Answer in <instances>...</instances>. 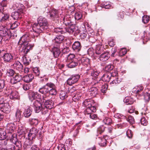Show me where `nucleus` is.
Segmentation results:
<instances>
[{
    "label": "nucleus",
    "instance_id": "1",
    "mask_svg": "<svg viewBox=\"0 0 150 150\" xmlns=\"http://www.w3.org/2000/svg\"><path fill=\"white\" fill-rule=\"evenodd\" d=\"M38 22L37 24H35L33 26V30L35 33H40L48 28L47 21L45 18L39 17L38 19Z\"/></svg>",
    "mask_w": 150,
    "mask_h": 150
},
{
    "label": "nucleus",
    "instance_id": "2",
    "mask_svg": "<svg viewBox=\"0 0 150 150\" xmlns=\"http://www.w3.org/2000/svg\"><path fill=\"white\" fill-rule=\"evenodd\" d=\"M29 37L27 35H23L20 38L18 42V44L22 45L23 46L21 52L24 54H27L30 50L33 47V45H31L29 42L30 40Z\"/></svg>",
    "mask_w": 150,
    "mask_h": 150
},
{
    "label": "nucleus",
    "instance_id": "3",
    "mask_svg": "<svg viewBox=\"0 0 150 150\" xmlns=\"http://www.w3.org/2000/svg\"><path fill=\"white\" fill-rule=\"evenodd\" d=\"M117 74V73L116 71L105 74L103 75L102 77V80L100 81L99 82L97 83L98 85H101L102 81H104L108 82L110 80L111 76L114 77L116 76Z\"/></svg>",
    "mask_w": 150,
    "mask_h": 150
},
{
    "label": "nucleus",
    "instance_id": "4",
    "mask_svg": "<svg viewBox=\"0 0 150 150\" xmlns=\"http://www.w3.org/2000/svg\"><path fill=\"white\" fill-rule=\"evenodd\" d=\"M42 101L44 103L45 107L48 109H51L53 107L54 103L51 100H48L46 96H43Z\"/></svg>",
    "mask_w": 150,
    "mask_h": 150
},
{
    "label": "nucleus",
    "instance_id": "5",
    "mask_svg": "<svg viewBox=\"0 0 150 150\" xmlns=\"http://www.w3.org/2000/svg\"><path fill=\"white\" fill-rule=\"evenodd\" d=\"M80 77V76L79 74L73 75L68 79L67 83L69 85H71L76 83Z\"/></svg>",
    "mask_w": 150,
    "mask_h": 150
},
{
    "label": "nucleus",
    "instance_id": "6",
    "mask_svg": "<svg viewBox=\"0 0 150 150\" xmlns=\"http://www.w3.org/2000/svg\"><path fill=\"white\" fill-rule=\"evenodd\" d=\"M38 131V130L35 127H33L30 130L29 133L28 134L29 139L31 140L34 139L37 134Z\"/></svg>",
    "mask_w": 150,
    "mask_h": 150
},
{
    "label": "nucleus",
    "instance_id": "7",
    "mask_svg": "<svg viewBox=\"0 0 150 150\" xmlns=\"http://www.w3.org/2000/svg\"><path fill=\"white\" fill-rule=\"evenodd\" d=\"M21 6V8H18V11L12 13L11 16L15 20H17L21 17V13L22 12V9L24 8L23 6L20 5Z\"/></svg>",
    "mask_w": 150,
    "mask_h": 150
},
{
    "label": "nucleus",
    "instance_id": "8",
    "mask_svg": "<svg viewBox=\"0 0 150 150\" xmlns=\"http://www.w3.org/2000/svg\"><path fill=\"white\" fill-rule=\"evenodd\" d=\"M8 27L7 23L6 26L2 25L0 26V36H4L7 35L8 33V30L7 29Z\"/></svg>",
    "mask_w": 150,
    "mask_h": 150
},
{
    "label": "nucleus",
    "instance_id": "9",
    "mask_svg": "<svg viewBox=\"0 0 150 150\" xmlns=\"http://www.w3.org/2000/svg\"><path fill=\"white\" fill-rule=\"evenodd\" d=\"M32 106L35 112L37 113L39 112L42 109L41 104L37 100L33 102Z\"/></svg>",
    "mask_w": 150,
    "mask_h": 150
},
{
    "label": "nucleus",
    "instance_id": "10",
    "mask_svg": "<svg viewBox=\"0 0 150 150\" xmlns=\"http://www.w3.org/2000/svg\"><path fill=\"white\" fill-rule=\"evenodd\" d=\"M10 108L9 103H0V110L3 112L7 113L9 111Z\"/></svg>",
    "mask_w": 150,
    "mask_h": 150
},
{
    "label": "nucleus",
    "instance_id": "11",
    "mask_svg": "<svg viewBox=\"0 0 150 150\" xmlns=\"http://www.w3.org/2000/svg\"><path fill=\"white\" fill-rule=\"evenodd\" d=\"M28 96L30 100H31L40 98V95L38 93L32 91H29Z\"/></svg>",
    "mask_w": 150,
    "mask_h": 150
},
{
    "label": "nucleus",
    "instance_id": "12",
    "mask_svg": "<svg viewBox=\"0 0 150 150\" xmlns=\"http://www.w3.org/2000/svg\"><path fill=\"white\" fill-rule=\"evenodd\" d=\"M12 68L20 71L23 69V66L22 64L19 61H16L13 64L11 65Z\"/></svg>",
    "mask_w": 150,
    "mask_h": 150
},
{
    "label": "nucleus",
    "instance_id": "13",
    "mask_svg": "<svg viewBox=\"0 0 150 150\" xmlns=\"http://www.w3.org/2000/svg\"><path fill=\"white\" fill-rule=\"evenodd\" d=\"M22 76L18 74H16L14 77L11 78L10 82L11 84H14L20 81L21 79Z\"/></svg>",
    "mask_w": 150,
    "mask_h": 150
},
{
    "label": "nucleus",
    "instance_id": "14",
    "mask_svg": "<svg viewBox=\"0 0 150 150\" xmlns=\"http://www.w3.org/2000/svg\"><path fill=\"white\" fill-rule=\"evenodd\" d=\"M81 48V44L79 41L75 42L72 46V48L73 50L76 52H79L80 51Z\"/></svg>",
    "mask_w": 150,
    "mask_h": 150
},
{
    "label": "nucleus",
    "instance_id": "15",
    "mask_svg": "<svg viewBox=\"0 0 150 150\" xmlns=\"http://www.w3.org/2000/svg\"><path fill=\"white\" fill-rule=\"evenodd\" d=\"M3 57L5 62H11L13 59V57L11 54L8 53H5Z\"/></svg>",
    "mask_w": 150,
    "mask_h": 150
},
{
    "label": "nucleus",
    "instance_id": "16",
    "mask_svg": "<svg viewBox=\"0 0 150 150\" xmlns=\"http://www.w3.org/2000/svg\"><path fill=\"white\" fill-rule=\"evenodd\" d=\"M89 94L92 97H95L98 93L97 88L95 87H92L88 89Z\"/></svg>",
    "mask_w": 150,
    "mask_h": 150
},
{
    "label": "nucleus",
    "instance_id": "17",
    "mask_svg": "<svg viewBox=\"0 0 150 150\" xmlns=\"http://www.w3.org/2000/svg\"><path fill=\"white\" fill-rule=\"evenodd\" d=\"M63 23L66 25L73 24L71 21V18L69 15L64 16L63 18Z\"/></svg>",
    "mask_w": 150,
    "mask_h": 150
},
{
    "label": "nucleus",
    "instance_id": "18",
    "mask_svg": "<svg viewBox=\"0 0 150 150\" xmlns=\"http://www.w3.org/2000/svg\"><path fill=\"white\" fill-rule=\"evenodd\" d=\"M10 98L12 99H18L19 98L18 93L16 91H10Z\"/></svg>",
    "mask_w": 150,
    "mask_h": 150
},
{
    "label": "nucleus",
    "instance_id": "19",
    "mask_svg": "<svg viewBox=\"0 0 150 150\" xmlns=\"http://www.w3.org/2000/svg\"><path fill=\"white\" fill-rule=\"evenodd\" d=\"M34 76L33 75L29 74L23 77V81L26 83H29L31 81L34 79Z\"/></svg>",
    "mask_w": 150,
    "mask_h": 150
},
{
    "label": "nucleus",
    "instance_id": "20",
    "mask_svg": "<svg viewBox=\"0 0 150 150\" xmlns=\"http://www.w3.org/2000/svg\"><path fill=\"white\" fill-rule=\"evenodd\" d=\"M109 58V55L108 52H105L102 53L100 55V60L103 62H105Z\"/></svg>",
    "mask_w": 150,
    "mask_h": 150
},
{
    "label": "nucleus",
    "instance_id": "21",
    "mask_svg": "<svg viewBox=\"0 0 150 150\" xmlns=\"http://www.w3.org/2000/svg\"><path fill=\"white\" fill-rule=\"evenodd\" d=\"M22 53L24 55V56H23L22 58V61L24 65H28L29 64V63L30 62V59L29 57L26 55V54H24L23 52Z\"/></svg>",
    "mask_w": 150,
    "mask_h": 150
},
{
    "label": "nucleus",
    "instance_id": "22",
    "mask_svg": "<svg viewBox=\"0 0 150 150\" xmlns=\"http://www.w3.org/2000/svg\"><path fill=\"white\" fill-rule=\"evenodd\" d=\"M52 52L55 58L58 57L61 53L59 48L56 47H54L52 48Z\"/></svg>",
    "mask_w": 150,
    "mask_h": 150
},
{
    "label": "nucleus",
    "instance_id": "23",
    "mask_svg": "<svg viewBox=\"0 0 150 150\" xmlns=\"http://www.w3.org/2000/svg\"><path fill=\"white\" fill-rule=\"evenodd\" d=\"M98 142L99 145L102 146H105L107 144V140L104 137H99Z\"/></svg>",
    "mask_w": 150,
    "mask_h": 150
},
{
    "label": "nucleus",
    "instance_id": "24",
    "mask_svg": "<svg viewBox=\"0 0 150 150\" xmlns=\"http://www.w3.org/2000/svg\"><path fill=\"white\" fill-rule=\"evenodd\" d=\"M58 11L57 10L55 9H52L49 12V14L50 16L52 18H57L58 15Z\"/></svg>",
    "mask_w": 150,
    "mask_h": 150
},
{
    "label": "nucleus",
    "instance_id": "25",
    "mask_svg": "<svg viewBox=\"0 0 150 150\" xmlns=\"http://www.w3.org/2000/svg\"><path fill=\"white\" fill-rule=\"evenodd\" d=\"M69 26L67 28H65V33L68 32L69 33L71 34H72L76 30V28L75 25L72 24L69 25Z\"/></svg>",
    "mask_w": 150,
    "mask_h": 150
},
{
    "label": "nucleus",
    "instance_id": "26",
    "mask_svg": "<svg viewBox=\"0 0 150 150\" xmlns=\"http://www.w3.org/2000/svg\"><path fill=\"white\" fill-rule=\"evenodd\" d=\"M32 111L29 107H28L25 108L23 113V115L25 117H28L31 115Z\"/></svg>",
    "mask_w": 150,
    "mask_h": 150
},
{
    "label": "nucleus",
    "instance_id": "27",
    "mask_svg": "<svg viewBox=\"0 0 150 150\" xmlns=\"http://www.w3.org/2000/svg\"><path fill=\"white\" fill-rule=\"evenodd\" d=\"M65 28H56L54 29V32L59 34H63L65 33Z\"/></svg>",
    "mask_w": 150,
    "mask_h": 150
},
{
    "label": "nucleus",
    "instance_id": "28",
    "mask_svg": "<svg viewBox=\"0 0 150 150\" xmlns=\"http://www.w3.org/2000/svg\"><path fill=\"white\" fill-rule=\"evenodd\" d=\"M124 102L127 105H131L134 103V100L132 98L127 97L124 99Z\"/></svg>",
    "mask_w": 150,
    "mask_h": 150
},
{
    "label": "nucleus",
    "instance_id": "29",
    "mask_svg": "<svg viewBox=\"0 0 150 150\" xmlns=\"http://www.w3.org/2000/svg\"><path fill=\"white\" fill-rule=\"evenodd\" d=\"M78 63L77 61H75L74 60L70 61L67 64V66L70 68H72L74 67L77 65Z\"/></svg>",
    "mask_w": 150,
    "mask_h": 150
},
{
    "label": "nucleus",
    "instance_id": "30",
    "mask_svg": "<svg viewBox=\"0 0 150 150\" xmlns=\"http://www.w3.org/2000/svg\"><path fill=\"white\" fill-rule=\"evenodd\" d=\"M81 62L82 65L86 67H90V60L88 58H83L81 59Z\"/></svg>",
    "mask_w": 150,
    "mask_h": 150
},
{
    "label": "nucleus",
    "instance_id": "31",
    "mask_svg": "<svg viewBox=\"0 0 150 150\" xmlns=\"http://www.w3.org/2000/svg\"><path fill=\"white\" fill-rule=\"evenodd\" d=\"M2 13L3 14H4V16L2 17L1 20V21L2 23H4L8 21L9 16L8 13H4V11L2 12Z\"/></svg>",
    "mask_w": 150,
    "mask_h": 150
},
{
    "label": "nucleus",
    "instance_id": "32",
    "mask_svg": "<svg viewBox=\"0 0 150 150\" xmlns=\"http://www.w3.org/2000/svg\"><path fill=\"white\" fill-rule=\"evenodd\" d=\"M6 137V132L5 130L0 129V140H4Z\"/></svg>",
    "mask_w": 150,
    "mask_h": 150
},
{
    "label": "nucleus",
    "instance_id": "33",
    "mask_svg": "<svg viewBox=\"0 0 150 150\" xmlns=\"http://www.w3.org/2000/svg\"><path fill=\"white\" fill-rule=\"evenodd\" d=\"M49 90V88L46 87V86L45 85L42 88H40L39 91L42 94H46L48 93Z\"/></svg>",
    "mask_w": 150,
    "mask_h": 150
},
{
    "label": "nucleus",
    "instance_id": "34",
    "mask_svg": "<svg viewBox=\"0 0 150 150\" xmlns=\"http://www.w3.org/2000/svg\"><path fill=\"white\" fill-rule=\"evenodd\" d=\"M64 37L62 35L57 36L54 39L55 42L57 43H61L64 40Z\"/></svg>",
    "mask_w": 150,
    "mask_h": 150
},
{
    "label": "nucleus",
    "instance_id": "35",
    "mask_svg": "<svg viewBox=\"0 0 150 150\" xmlns=\"http://www.w3.org/2000/svg\"><path fill=\"white\" fill-rule=\"evenodd\" d=\"M21 111L19 109H17L15 112V117L17 121H19L21 117Z\"/></svg>",
    "mask_w": 150,
    "mask_h": 150
},
{
    "label": "nucleus",
    "instance_id": "36",
    "mask_svg": "<svg viewBox=\"0 0 150 150\" xmlns=\"http://www.w3.org/2000/svg\"><path fill=\"white\" fill-rule=\"evenodd\" d=\"M102 7L105 9H110L112 8L111 5L109 2H104L101 4Z\"/></svg>",
    "mask_w": 150,
    "mask_h": 150
},
{
    "label": "nucleus",
    "instance_id": "37",
    "mask_svg": "<svg viewBox=\"0 0 150 150\" xmlns=\"http://www.w3.org/2000/svg\"><path fill=\"white\" fill-rule=\"evenodd\" d=\"M13 124H8L6 126V129L9 131V132L11 133L14 130V127Z\"/></svg>",
    "mask_w": 150,
    "mask_h": 150
},
{
    "label": "nucleus",
    "instance_id": "38",
    "mask_svg": "<svg viewBox=\"0 0 150 150\" xmlns=\"http://www.w3.org/2000/svg\"><path fill=\"white\" fill-rule=\"evenodd\" d=\"M120 82V78H117L113 80L110 83V84L111 86H113L119 83Z\"/></svg>",
    "mask_w": 150,
    "mask_h": 150
},
{
    "label": "nucleus",
    "instance_id": "39",
    "mask_svg": "<svg viewBox=\"0 0 150 150\" xmlns=\"http://www.w3.org/2000/svg\"><path fill=\"white\" fill-rule=\"evenodd\" d=\"M143 89V87L142 86H137L133 89V91L134 93H138L140 92Z\"/></svg>",
    "mask_w": 150,
    "mask_h": 150
},
{
    "label": "nucleus",
    "instance_id": "40",
    "mask_svg": "<svg viewBox=\"0 0 150 150\" xmlns=\"http://www.w3.org/2000/svg\"><path fill=\"white\" fill-rule=\"evenodd\" d=\"M103 121V122L106 125H110L112 123V119L109 117H105L104 118Z\"/></svg>",
    "mask_w": 150,
    "mask_h": 150
},
{
    "label": "nucleus",
    "instance_id": "41",
    "mask_svg": "<svg viewBox=\"0 0 150 150\" xmlns=\"http://www.w3.org/2000/svg\"><path fill=\"white\" fill-rule=\"evenodd\" d=\"M66 92L64 91H62L61 92L59 97L60 99L62 100H64L67 97L66 95Z\"/></svg>",
    "mask_w": 150,
    "mask_h": 150
},
{
    "label": "nucleus",
    "instance_id": "42",
    "mask_svg": "<svg viewBox=\"0 0 150 150\" xmlns=\"http://www.w3.org/2000/svg\"><path fill=\"white\" fill-rule=\"evenodd\" d=\"M33 71L35 75L36 76H39L40 74V70L38 67L33 68Z\"/></svg>",
    "mask_w": 150,
    "mask_h": 150
},
{
    "label": "nucleus",
    "instance_id": "43",
    "mask_svg": "<svg viewBox=\"0 0 150 150\" xmlns=\"http://www.w3.org/2000/svg\"><path fill=\"white\" fill-rule=\"evenodd\" d=\"M150 18L147 15H144L142 17V21L144 24L148 23L149 21Z\"/></svg>",
    "mask_w": 150,
    "mask_h": 150
},
{
    "label": "nucleus",
    "instance_id": "44",
    "mask_svg": "<svg viewBox=\"0 0 150 150\" xmlns=\"http://www.w3.org/2000/svg\"><path fill=\"white\" fill-rule=\"evenodd\" d=\"M30 123L35 125H37L39 122L38 119L36 118H32L29 119Z\"/></svg>",
    "mask_w": 150,
    "mask_h": 150
},
{
    "label": "nucleus",
    "instance_id": "45",
    "mask_svg": "<svg viewBox=\"0 0 150 150\" xmlns=\"http://www.w3.org/2000/svg\"><path fill=\"white\" fill-rule=\"evenodd\" d=\"M19 25V23L17 21H15L12 24H9L8 25V27L9 25V27H10L11 29H13L17 27L18 25Z\"/></svg>",
    "mask_w": 150,
    "mask_h": 150
},
{
    "label": "nucleus",
    "instance_id": "46",
    "mask_svg": "<svg viewBox=\"0 0 150 150\" xmlns=\"http://www.w3.org/2000/svg\"><path fill=\"white\" fill-rule=\"evenodd\" d=\"M105 128L103 125L100 126L97 129V132L99 134H101L105 131Z\"/></svg>",
    "mask_w": 150,
    "mask_h": 150
},
{
    "label": "nucleus",
    "instance_id": "47",
    "mask_svg": "<svg viewBox=\"0 0 150 150\" xmlns=\"http://www.w3.org/2000/svg\"><path fill=\"white\" fill-rule=\"evenodd\" d=\"M75 18L77 20H79L81 19L82 17V16L81 12H79L76 13L75 14Z\"/></svg>",
    "mask_w": 150,
    "mask_h": 150
},
{
    "label": "nucleus",
    "instance_id": "48",
    "mask_svg": "<svg viewBox=\"0 0 150 150\" xmlns=\"http://www.w3.org/2000/svg\"><path fill=\"white\" fill-rule=\"evenodd\" d=\"M127 52V50L126 49L122 48L119 51V55L120 56H122L125 55Z\"/></svg>",
    "mask_w": 150,
    "mask_h": 150
},
{
    "label": "nucleus",
    "instance_id": "49",
    "mask_svg": "<svg viewBox=\"0 0 150 150\" xmlns=\"http://www.w3.org/2000/svg\"><path fill=\"white\" fill-rule=\"evenodd\" d=\"M56 88H54L51 89H49L48 93L52 95H55L57 94V91Z\"/></svg>",
    "mask_w": 150,
    "mask_h": 150
},
{
    "label": "nucleus",
    "instance_id": "50",
    "mask_svg": "<svg viewBox=\"0 0 150 150\" xmlns=\"http://www.w3.org/2000/svg\"><path fill=\"white\" fill-rule=\"evenodd\" d=\"M102 48L100 45L97 46L96 49V53L97 54H99L102 52Z\"/></svg>",
    "mask_w": 150,
    "mask_h": 150
},
{
    "label": "nucleus",
    "instance_id": "51",
    "mask_svg": "<svg viewBox=\"0 0 150 150\" xmlns=\"http://www.w3.org/2000/svg\"><path fill=\"white\" fill-rule=\"evenodd\" d=\"M113 68V66L111 64H109L105 67V70L106 71L108 72L112 70Z\"/></svg>",
    "mask_w": 150,
    "mask_h": 150
},
{
    "label": "nucleus",
    "instance_id": "52",
    "mask_svg": "<svg viewBox=\"0 0 150 150\" xmlns=\"http://www.w3.org/2000/svg\"><path fill=\"white\" fill-rule=\"evenodd\" d=\"M46 87L49 88V89H51L54 88H56L55 85L51 82H49L47 83L45 85Z\"/></svg>",
    "mask_w": 150,
    "mask_h": 150
},
{
    "label": "nucleus",
    "instance_id": "53",
    "mask_svg": "<svg viewBox=\"0 0 150 150\" xmlns=\"http://www.w3.org/2000/svg\"><path fill=\"white\" fill-rule=\"evenodd\" d=\"M14 73L15 71L13 69H9L7 70L6 74L8 76H12L14 75Z\"/></svg>",
    "mask_w": 150,
    "mask_h": 150
},
{
    "label": "nucleus",
    "instance_id": "54",
    "mask_svg": "<svg viewBox=\"0 0 150 150\" xmlns=\"http://www.w3.org/2000/svg\"><path fill=\"white\" fill-rule=\"evenodd\" d=\"M99 73V72L98 71L93 70L91 71V75L96 78L98 77Z\"/></svg>",
    "mask_w": 150,
    "mask_h": 150
},
{
    "label": "nucleus",
    "instance_id": "55",
    "mask_svg": "<svg viewBox=\"0 0 150 150\" xmlns=\"http://www.w3.org/2000/svg\"><path fill=\"white\" fill-rule=\"evenodd\" d=\"M8 3L7 1L6 0H3L0 3V6L1 8L3 9V7H6L7 6Z\"/></svg>",
    "mask_w": 150,
    "mask_h": 150
},
{
    "label": "nucleus",
    "instance_id": "56",
    "mask_svg": "<svg viewBox=\"0 0 150 150\" xmlns=\"http://www.w3.org/2000/svg\"><path fill=\"white\" fill-rule=\"evenodd\" d=\"M107 88L108 85L107 84H105L102 86L101 91L103 93H105L107 91Z\"/></svg>",
    "mask_w": 150,
    "mask_h": 150
},
{
    "label": "nucleus",
    "instance_id": "57",
    "mask_svg": "<svg viewBox=\"0 0 150 150\" xmlns=\"http://www.w3.org/2000/svg\"><path fill=\"white\" fill-rule=\"evenodd\" d=\"M114 117H115L117 118H120L121 119H124L126 118V116L119 113H117L115 114Z\"/></svg>",
    "mask_w": 150,
    "mask_h": 150
},
{
    "label": "nucleus",
    "instance_id": "58",
    "mask_svg": "<svg viewBox=\"0 0 150 150\" xmlns=\"http://www.w3.org/2000/svg\"><path fill=\"white\" fill-rule=\"evenodd\" d=\"M127 121L130 124H134V120L133 117L131 116H129L127 119Z\"/></svg>",
    "mask_w": 150,
    "mask_h": 150
},
{
    "label": "nucleus",
    "instance_id": "59",
    "mask_svg": "<svg viewBox=\"0 0 150 150\" xmlns=\"http://www.w3.org/2000/svg\"><path fill=\"white\" fill-rule=\"evenodd\" d=\"M11 91V90H8V91L7 90H4V92H3L2 91L0 92V93H1V95L2 96L4 95H6L9 96L10 94L9 92H10V91Z\"/></svg>",
    "mask_w": 150,
    "mask_h": 150
},
{
    "label": "nucleus",
    "instance_id": "60",
    "mask_svg": "<svg viewBox=\"0 0 150 150\" xmlns=\"http://www.w3.org/2000/svg\"><path fill=\"white\" fill-rule=\"evenodd\" d=\"M133 134L132 131L130 129H128L126 132V135L129 138H132Z\"/></svg>",
    "mask_w": 150,
    "mask_h": 150
},
{
    "label": "nucleus",
    "instance_id": "61",
    "mask_svg": "<svg viewBox=\"0 0 150 150\" xmlns=\"http://www.w3.org/2000/svg\"><path fill=\"white\" fill-rule=\"evenodd\" d=\"M90 102L88 101L87 100H85L83 102V104L84 106L86 107V108H89L91 105L90 103Z\"/></svg>",
    "mask_w": 150,
    "mask_h": 150
},
{
    "label": "nucleus",
    "instance_id": "62",
    "mask_svg": "<svg viewBox=\"0 0 150 150\" xmlns=\"http://www.w3.org/2000/svg\"><path fill=\"white\" fill-rule=\"evenodd\" d=\"M141 124L144 125L146 126L147 124V121L146 120L145 118H142L140 120Z\"/></svg>",
    "mask_w": 150,
    "mask_h": 150
},
{
    "label": "nucleus",
    "instance_id": "63",
    "mask_svg": "<svg viewBox=\"0 0 150 150\" xmlns=\"http://www.w3.org/2000/svg\"><path fill=\"white\" fill-rule=\"evenodd\" d=\"M58 150H65V145L62 144H59L57 146Z\"/></svg>",
    "mask_w": 150,
    "mask_h": 150
},
{
    "label": "nucleus",
    "instance_id": "64",
    "mask_svg": "<svg viewBox=\"0 0 150 150\" xmlns=\"http://www.w3.org/2000/svg\"><path fill=\"white\" fill-rule=\"evenodd\" d=\"M30 87V86L29 84H24L23 85V88L25 91L28 90Z\"/></svg>",
    "mask_w": 150,
    "mask_h": 150
}]
</instances>
